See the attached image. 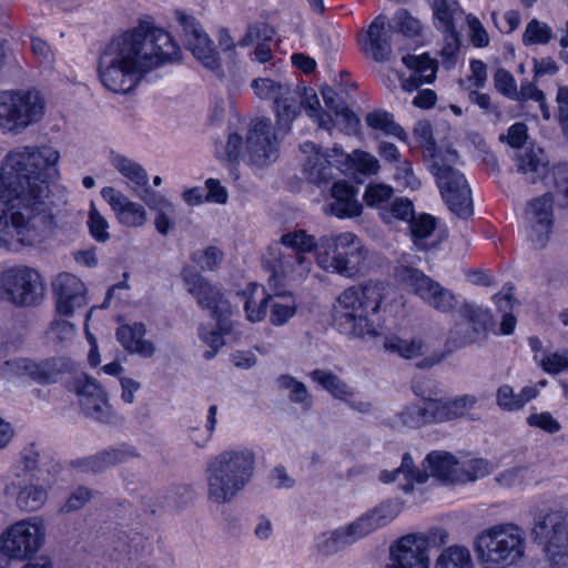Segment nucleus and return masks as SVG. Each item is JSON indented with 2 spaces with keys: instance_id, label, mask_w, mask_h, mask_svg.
<instances>
[{
  "instance_id": "f704fd0d",
  "label": "nucleus",
  "mask_w": 568,
  "mask_h": 568,
  "mask_svg": "<svg viewBox=\"0 0 568 568\" xmlns=\"http://www.w3.org/2000/svg\"><path fill=\"white\" fill-rule=\"evenodd\" d=\"M301 91L293 85L274 103L277 133L287 134L294 120L301 114Z\"/></svg>"
},
{
  "instance_id": "79ce46f5",
  "label": "nucleus",
  "mask_w": 568,
  "mask_h": 568,
  "mask_svg": "<svg viewBox=\"0 0 568 568\" xmlns=\"http://www.w3.org/2000/svg\"><path fill=\"white\" fill-rule=\"evenodd\" d=\"M80 406L85 416L108 425H119L122 417L113 412L108 403L105 395L80 399Z\"/></svg>"
},
{
  "instance_id": "bf43d9fd",
  "label": "nucleus",
  "mask_w": 568,
  "mask_h": 568,
  "mask_svg": "<svg viewBox=\"0 0 568 568\" xmlns=\"http://www.w3.org/2000/svg\"><path fill=\"white\" fill-rule=\"evenodd\" d=\"M494 302L500 312H504L503 321L500 323V333L503 335H510L516 327V318L509 311L514 305V300L510 294H495Z\"/></svg>"
},
{
  "instance_id": "69168bd1",
  "label": "nucleus",
  "mask_w": 568,
  "mask_h": 568,
  "mask_svg": "<svg viewBox=\"0 0 568 568\" xmlns=\"http://www.w3.org/2000/svg\"><path fill=\"white\" fill-rule=\"evenodd\" d=\"M528 126L524 122H516L511 124L506 134L500 135V141L507 143L510 148L518 151L524 150L530 142H528Z\"/></svg>"
},
{
  "instance_id": "f257e3e1",
  "label": "nucleus",
  "mask_w": 568,
  "mask_h": 568,
  "mask_svg": "<svg viewBox=\"0 0 568 568\" xmlns=\"http://www.w3.org/2000/svg\"><path fill=\"white\" fill-rule=\"evenodd\" d=\"M314 250H317L316 262L321 268L344 277L358 275L368 254L363 241L353 232L325 235L318 243L304 230L287 232L263 254V264L271 272V285L303 280L311 271L308 254Z\"/></svg>"
},
{
  "instance_id": "72a5a7b5",
  "label": "nucleus",
  "mask_w": 568,
  "mask_h": 568,
  "mask_svg": "<svg viewBox=\"0 0 568 568\" xmlns=\"http://www.w3.org/2000/svg\"><path fill=\"white\" fill-rule=\"evenodd\" d=\"M363 538L364 537L357 528L356 524L352 521L348 525L323 534L318 539L317 548L321 554L325 556H332L354 545Z\"/></svg>"
},
{
  "instance_id": "4d7b16f0",
  "label": "nucleus",
  "mask_w": 568,
  "mask_h": 568,
  "mask_svg": "<svg viewBox=\"0 0 568 568\" xmlns=\"http://www.w3.org/2000/svg\"><path fill=\"white\" fill-rule=\"evenodd\" d=\"M110 163L124 178H148V172L140 163L118 152L111 151Z\"/></svg>"
},
{
  "instance_id": "dca6fc26",
  "label": "nucleus",
  "mask_w": 568,
  "mask_h": 568,
  "mask_svg": "<svg viewBox=\"0 0 568 568\" xmlns=\"http://www.w3.org/2000/svg\"><path fill=\"white\" fill-rule=\"evenodd\" d=\"M1 286L7 298L16 305L37 304L43 295V284L38 271L28 266H17L1 274Z\"/></svg>"
},
{
  "instance_id": "f8f14e48",
  "label": "nucleus",
  "mask_w": 568,
  "mask_h": 568,
  "mask_svg": "<svg viewBox=\"0 0 568 568\" xmlns=\"http://www.w3.org/2000/svg\"><path fill=\"white\" fill-rule=\"evenodd\" d=\"M568 514L547 509L535 514L531 539L542 548L546 558L557 565H568Z\"/></svg>"
},
{
  "instance_id": "13d9d810",
  "label": "nucleus",
  "mask_w": 568,
  "mask_h": 568,
  "mask_svg": "<svg viewBox=\"0 0 568 568\" xmlns=\"http://www.w3.org/2000/svg\"><path fill=\"white\" fill-rule=\"evenodd\" d=\"M393 193V187L387 184L372 183L366 187L363 199L367 206L377 207L382 212L386 209L385 204L390 200Z\"/></svg>"
},
{
  "instance_id": "c03bdc74",
  "label": "nucleus",
  "mask_w": 568,
  "mask_h": 568,
  "mask_svg": "<svg viewBox=\"0 0 568 568\" xmlns=\"http://www.w3.org/2000/svg\"><path fill=\"white\" fill-rule=\"evenodd\" d=\"M301 109L304 108L308 118L317 123L320 129L332 132L335 121L332 115L321 108L320 99L313 89L304 88L303 99L300 98Z\"/></svg>"
},
{
  "instance_id": "338daca9",
  "label": "nucleus",
  "mask_w": 568,
  "mask_h": 568,
  "mask_svg": "<svg viewBox=\"0 0 568 568\" xmlns=\"http://www.w3.org/2000/svg\"><path fill=\"white\" fill-rule=\"evenodd\" d=\"M532 470L528 466H516L500 473L496 480L504 487H514L532 479Z\"/></svg>"
},
{
  "instance_id": "4468645a",
  "label": "nucleus",
  "mask_w": 568,
  "mask_h": 568,
  "mask_svg": "<svg viewBox=\"0 0 568 568\" xmlns=\"http://www.w3.org/2000/svg\"><path fill=\"white\" fill-rule=\"evenodd\" d=\"M395 278L410 287L425 303L442 313L452 312L456 307L457 300L452 291L415 267L396 266Z\"/></svg>"
},
{
  "instance_id": "6ab92c4d",
  "label": "nucleus",
  "mask_w": 568,
  "mask_h": 568,
  "mask_svg": "<svg viewBox=\"0 0 568 568\" xmlns=\"http://www.w3.org/2000/svg\"><path fill=\"white\" fill-rule=\"evenodd\" d=\"M55 160V149L50 145H21L11 150L4 158L0 178H33L36 159Z\"/></svg>"
},
{
  "instance_id": "ddd939ff",
  "label": "nucleus",
  "mask_w": 568,
  "mask_h": 568,
  "mask_svg": "<svg viewBox=\"0 0 568 568\" xmlns=\"http://www.w3.org/2000/svg\"><path fill=\"white\" fill-rule=\"evenodd\" d=\"M45 524L42 517L32 516L9 525L0 535V552L13 560L33 557L45 540Z\"/></svg>"
},
{
  "instance_id": "49530a36",
  "label": "nucleus",
  "mask_w": 568,
  "mask_h": 568,
  "mask_svg": "<svg viewBox=\"0 0 568 568\" xmlns=\"http://www.w3.org/2000/svg\"><path fill=\"white\" fill-rule=\"evenodd\" d=\"M276 384L278 388L290 392L288 399L292 403L298 404L304 410L311 409L313 397L302 382L291 375L283 374L277 377Z\"/></svg>"
},
{
  "instance_id": "a211bd4d",
  "label": "nucleus",
  "mask_w": 568,
  "mask_h": 568,
  "mask_svg": "<svg viewBox=\"0 0 568 568\" xmlns=\"http://www.w3.org/2000/svg\"><path fill=\"white\" fill-rule=\"evenodd\" d=\"M413 134L425 149L426 163L434 178H464L458 170L454 169L458 162L457 152L453 149L437 150L433 138V128L428 121H418L414 126Z\"/></svg>"
},
{
  "instance_id": "052dcab7",
  "label": "nucleus",
  "mask_w": 568,
  "mask_h": 568,
  "mask_svg": "<svg viewBox=\"0 0 568 568\" xmlns=\"http://www.w3.org/2000/svg\"><path fill=\"white\" fill-rule=\"evenodd\" d=\"M490 471L489 463L485 459L478 458L469 460L468 463L459 464V477L458 484H465L468 481H475L479 478L485 477Z\"/></svg>"
},
{
  "instance_id": "6e6d98bb",
  "label": "nucleus",
  "mask_w": 568,
  "mask_h": 568,
  "mask_svg": "<svg viewBox=\"0 0 568 568\" xmlns=\"http://www.w3.org/2000/svg\"><path fill=\"white\" fill-rule=\"evenodd\" d=\"M551 28L545 22L532 19L526 26L523 34V42L525 45L546 44L551 40Z\"/></svg>"
},
{
  "instance_id": "412c9836",
  "label": "nucleus",
  "mask_w": 568,
  "mask_h": 568,
  "mask_svg": "<svg viewBox=\"0 0 568 568\" xmlns=\"http://www.w3.org/2000/svg\"><path fill=\"white\" fill-rule=\"evenodd\" d=\"M429 538L424 535H406L390 546V562L386 568H429L427 547Z\"/></svg>"
},
{
  "instance_id": "9d476101",
  "label": "nucleus",
  "mask_w": 568,
  "mask_h": 568,
  "mask_svg": "<svg viewBox=\"0 0 568 568\" xmlns=\"http://www.w3.org/2000/svg\"><path fill=\"white\" fill-rule=\"evenodd\" d=\"M554 187L529 200L525 207L527 241L536 250H544L554 233L555 206L568 207V180H554Z\"/></svg>"
},
{
  "instance_id": "1a4fd4ad",
  "label": "nucleus",
  "mask_w": 568,
  "mask_h": 568,
  "mask_svg": "<svg viewBox=\"0 0 568 568\" xmlns=\"http://www.w3.org/2000/svg\"><path fill=\"white\" fill-rule=\"evenodd\" d=\"M525 547L523 529L510 523L491 526L476 540L478 559L494 568L516 565L524 557Z\"/></svg>"
},
{
  "instance_id": "bb28decb",
  "label": "nucleus",
  "mask_w": 568,
  "mask_h": 568,
  "mask_svg": "<svg viewBox=\"0 0 568 568\" xmlns=\"http://www.w3.org/2000/svg\"><path fill=\"white\" fill-rule=\"evenodd\" d=\"M139 457L138 450L128 444L108 447L94 455L77 459L72 463L75 468L83 471L101 473L106 468Z\"/></svg>"
},
{
  "instance_id": "774afa93",
  "label": "nucleus",
  "mask_w": 568,
  "mask_h": 568,
  "mask_svg": "<svg viewBox=\"0 0 568 568\" xmlns=\"http://www.w3.org/2000/svg\"><path fill=\"white\" fill-rule=\"evenodd\" d=\"M243 139L237 133H232L227 138L225 145L216 148V155L222 161H227L230 164L237 163L242 153Z\"/></svg>"
},
{
  "instance_id": "3c124183",
  "label": "nucleus",
  "mask_w": 568,
  "mask_h": 568,
  "mask_svg": "<svg viewBox=\"0 0 568 568\" xmlns=\"http://www.w3.org/2000/svg\"><path fill=\"white\" fill-rule=\"evenodd\" d=\"M435 568H473L469 550L463 546H450L437 558Z\"/></svg>"
},
{
  "instance_id": "680f3d73",
  "label": "nucleus",
  "mask_w": 568,
  "mask_h": 568,
  "mask_svg": "<svg viewBox=\"0 0 568 568\" xmlns=\"http://www.w3.org/2000/svg\"><path fill=\"white\" fill-rule=\"evenodd\" d=\"M224 253L216 246L194 252L192 260L203 271H215L222 263Z\"/></svg>"
},
{
  "instance_id": "e2e57ef3",
  "label": "nucleus",
  "mask_w": 568,
  "mask_h": 568,
  "mask_svg": "<svg viewBox=\"0 0 568 568\" xmlns=\"http://www.w3.org/2000/svg\"><path fill=\"white\" fill-rule=\"evenodd\" d=\"M151 549L149 537L138 531H130L123 545V551L130 559H139Z\"/></svg>"
},
{
  "instance_id": "58836bf2",
  "label": "nucleus",
  "mask_w": 568,
  "mask_h": 568,
  "mask_svg": "<svg viewBox=\"0 0 568 568\" xmlns=\"http://www.w3.org/2000/svg\"><path fill=\"white\" fill-rule=\"evenodd\" d=\"M516 165L518 171L524 174H546L548 156L541 148L529 143L524 150L517 151Z\"/></svg>"
},
{
  "instance_id": "f03ea898",
  "label": "nucleus",
  "mask_w": 568,
  "mask_h": 568,
  "mask_svg": "<svg viewBox=\"0 0 568 568\" xmlns=\"http://www.w3.org/2000/svg\"><path fill=\"white\" fill-rule=\"evenodd\" d=\"M180 58L181 49L170 33L150 22H140L106 44L99 60V78L109 91L125 94L145 73Z\"/></svg>"
},
{
  "instance_id": "473e14b6",
  "label": "nucleus",
  "mask_w": 568,
  "mask_h": 568,
  "mask_svg": "<svg viewBox=\"0 0 568 568\" xmlns=\"http://www.w3.org/2000/svg\"><path fill=\"white\" fill-rule=\"evenodd\" d=\"M379 479L384 484L397 483L400 490L410 493L415 484H424L427 481L428 474L417 469L410 454L405 453L402 457L400 466L394 470H382Z\"/></svg>"
},
{
  "instance_id": "a18cd8bd",
  "label": "nucleus",
  "mask_w": 568,
  "mask_h": 568,
  "mask_svg": "<svg viewBox=\"0 0 568 568\" xmlns=\"http://www.w3.org/2000/svg\"><path fill=\"white\" fill-rule=\"evenodd\" d=\"M477 402L478 398L470 394L458 396L450 402L437 400V419H439L442 423L456 417H460L466 412L473 409Z\"/></svg>"
},
{
  "instance_id": "20e7f679",
  "label": "nucleus",
  "mask_w": 568,
  "mask_h": 568,
  "mask_svg": "<svg viewBox=\"0 0 568 568\" xmlns=\"http://www.w3.org/2000/svg\"><path fill=\"white\" fill-rule=\"evenodd\" d=\"M61 465L51 452L36 444L26 447L19 459L11 466L4 491L14 497L16 506L26 513L40 510L49 498L53 481Z\"/></svg>"
},
{
  "instance_id": "2eb2a0df",
  "label": "nucleus",
  "mask_w": 568,
  "mask_h": 568,
  "mask_svg": "<svg viewBox=\"0 0 568 568\" xmlns=\"http://www.w3.org/2000/svg\"><path fill=\"white\" fill-rule=\"evenodd\" d=\"M433 10L434 24L444 34L445 44L440 51L443 64L450 69L456 64L460 49V36L456 21L462 19L457 0H427Z\"/></svg>"
},
{
  "instance_id": "c756f323",
  "label": "nucleus",
  "mask_w": 568,
  "mask_h": 568,
  "mask_svg": "<svg viewBox=\"0 0 568 568\" xmlns=\"http://www.w3.org/2000/svg\"><path fill=\"white\" fill-rule=\"evenodd\" d=\"M403 63L412 71L408 78L402 80L404 91L413 92L436 79L437 62L428 53L406 54L403 57Z\"/></svg>"
},
{
  "instance_id": "a19ab883",
  "label": "nucleus",
  "mask_w": 568,
  "mask_h": 568,
  "mask_svg": "<svg viewBox=\"0 0 568 568\" xmlns=\"http://www.w3.org/2000/svg\"><path fill=\"white\" fill-rule=\"evenodd\" d=\"M365 121L372 130L386 136H393L403 142L408 139L405 130L394 120V115L385 110H375L367 113Z\"/></svg>"
},
{
  "instance_id": "7ed1b4c3",
  "label": "nucleus",
  "mask_w": 568,
  "mask_h": 568,
  "mask_svg": "<svg viewBox=\"0 0 568 568\" xmlns=\"http://www.w3.org/2000/svg\"><path fill=\"white\" fill-rule=\"evenodd\" d=\"M49 180H0V241L31 245L50 230Z\"/></svg>"
},
{
  "instance_id": "0e129e2a",
  "label": "nucleus",
  "mask_w": 568,
  "mask_h": 568,
  "mask_svg": "<svg viewBox=\"0 0 568 568\" xmlns=\"http://www.w3.org/2000/svg\"><path fill=\"white\" fill-rule=\"evenodd\" d=\"M393 20L398 31L406 37L413 38L422 33V22L406 9H399Z\"/></svg>"
},
{
  "instance_id": "0eeeda50",
  "label": "nucleus",
  "mask_w": 568,
  "mask_h": 568,
  "mask_svg": "<svg viewBox=\"0 0 568 568\" xmlns=\"http://www.w3.org/2000/svg\"><path fill=\"white\" fill-rule=\"evenodd\" d=\"M182 278L186 291L196 300L197 305L209 310L216 321V328L210 324H201L197 329L199 338L211 348L203 354L204 358L210 361L224 345L223 335L231 332V303L219 286L211 284L193 267H184Z\"/></svg>"
},
{
  "instance_id": "2f4dec72",
  "label": "nucleus",
  "mask_w": 568,
  "mask_h": 568,
  "mask_svg": "<svg viewBox=\"0 0 568 568\" xmlns=\"http://www.w3.org/2000/svg\"><path fill=\"white\" fill-rule=\"evenodd\" d=\"M146 327L143 323L134 322L124 324L116 328L115 336L123 348L142 358H150L155 354V345L145 339Z\"/></svg>"
},
{
  "instance_id": "de8ad7c7",
  "label": "nucleus",
  "mask_w": 568,
  "mask_h": 568,
  "mask_svg": "<svg viewBox=\"0 0 568 568\" xmlns=\"http://www.w3.org/2000/svg\"><path fill=\"white\" fill-rule=\"evenodd\" d=\"M384 348L388 353L397 354L407 359L425 354V344L422 339H403L395 335L385 337Z\"/></svg>"
},
{
  "instance_id": "cd10ccee",
  "label": "nucleus",
  "mask_w": 568,
  "mask_h": 568,
  "mask_svg": "<svg viewBox=\"0 0 568 568\" xmlns=\"http://www.w3.org/2000/svg\"><path fill=\"white\" fill-rule=\"evenodd\" d=\"M358 187L347 180H336L331 187L329 213L338 219H352L362 214L363 204L358 200Z\"/></svg>"
},
{
  "instance_id": "603ef678",
  "label": "nucleus",
  "mask_w": 568,
  "mask_h": 568,
  "mask_svg": "<svg viewBox=\"0 0 568 568\" xmlns=\"http://www.w3.org/2000/svg\"><path fill=\"white\" fill-rule=\"evenodd\" d=\"M291 87L292 84L287 82H276L270 78H260L252 82V89L260 99L273 100L274 103L282 98L284 92Z\"/></svg>"
},
{
  "instance_id": "b1692460",
  "label": "nucleus",
  "mask_w": 568,
  "mask_h": 568,
  "mask_svg": "<svg viewBox=\"0 0 568 568\" xmlns=\"http://www.w3.org/2000/svg\"><path fill=\"white\" fill-rule=\"evenodd\" d=\"M57 295V312L63 316H71L77 307L85 303V287L83 282L70 273L59 274L53 284Z\"/></svg>"
},
{
  "instance_id": "37998d69",
  "label": "nucleus",
  "mask_w": 568,
  "mask_h": 568,
  "mask_svg": "<svg viewBox=\"0 0 568 568\" xmlns=\"http://www.w3.org/2000/svg\"><path fill=\"white\" fill-rule=\"evenodd\" d=\"M270 322L274 326H283L296 314L297 303L291 293L271 295Z\"/></svg>"
},
{
  "instance_id": "a878e982",
  "label": "nucleus",
  "mask_w": 568,
  "mask_h": 568,
  "mask_svg": "<svg viewBox=\"0 0 568 568\" xmlns=\"http://www.w3.org/2000/svg\"><path fill=\"white\" fill-rule=\"evenodd\" d=\"M403 510V503L397 498L382 500L354 520L363 537L386 527L394 521Z\"/></svg>"
},
{
  "instance_id": "aec40b11",
  "label": "nucleus",
  "mask_w": 568,
  "mask_h": 568,
  "mask_svg": "<svg viewBox=\"0 0 568 568\" xmlns=\"http://www.w3.org/2000/svg\"><path fill=\"white\" fill-rule=\"evenodd\" d=\"M176 19L182 27L185 45L194 58L205 68L212 71L219 70L221 65L219 54L196 19L182 11L176 12Z\"/></svg>"
},
{
  "instance_id": "4be33fe9",
  "label": "nucleus",
  "mask_w": 568,
  "mask_h": 568,
  "mask_svg": "<svg viewBox=\"0 0 568 568\" xmlns=\"http://www.w3.org/2000/svg\"><path fill=\"white\" fill-rule=\"evenodd\" d=\"M74 363L67 357H51L41 361L21 358L16 362L17 371L38 384H51L62 374L71 372Z\"/></svg>"
},
{
  "instance_id": "8fccbe9b",
  "label": "nucleus",
  "mask_w": 568,
  "mask_h": 568,
  "mask_svg": "<svg viewBox=\"0 0 568 568\" xmlns=\"http://www.w3.org/2000/svg\"><path fill=\"white\" fill-rule=\"evenodd\" d=\"M408 224L414 244L424 247V241L432 236L437 227V219L428 213L414 214Z\"/></svg>"
},
{
  "instance_id": "c85d7f7f",
  "label": "nucleus",
  "mask_w": 568,
  "mask_h": 568,
  "mask_svg": "<svg viewBox=\"0 0 568 568\" xmlns=\"http://www.w3.org/2000/svg\"><path fill=\"white\" fill-rule=\"evenodd\" d=\"M101 194L122 225L140 227L145 223L146 212L142 205L130 201L113 187H103Z\"/></svg>"
},
{
  "instance_id": "f3484780",
  "label": "nucleus",
  "mask_w": 568,
  "mask_h": 568,
  "mask_svg": "<svg viewBox=\"0 0 568 568\" xmlns=\"http://www.w3.org/2000/svg\"><path fill=\"white\" fill-rule=\"evenodd\" d=\"M278 134L267 118L251 122L246 134V153L251 164L263 168L274 163L280 156Z\"/></svg>"
},
{
  "instance_id": "c9c22d12",
  "label": "nucleus",
  "mask_w": 568,
  "mask_h": 568,
  "mask_svg": "<svg viewBox=\"0 0 568 568\" xmlns=\"http://www.w3.org/2000/svg\"><path fill=\"white\" fill-rule=\"evenodd\" d=\"M424 467L429 470L432 476L443 481L458 484V479H460L459 463L450 453L430 452L424 460Z\"/></svg>"
},
{
  "instance_id": "39448f33",
  "label": "nucleus",
  "mask_w": 568,
  "mask_h": 568,
  "mask_svg": "<svg viewBox=\"0 0 568 568\" xmlns=\"http://www.w3.org/2000/svg\"><path fill=\"white\" fill-rule=\"evenodd\" d=\"M385 292L381 281L345 288L333 304L334 327L348 338L379 336L383 327L379 310Z\"/></svg>"
},
{
  "instance_id": "ea45409f",
  "label": "nucleus",
  "mask_w": 568,
  "mask_h": 568,
  "mask_svg": "<svg viewBox=\"0 0 568 568\" xmlns=\"http://www.w3.org/2000/svg\"><path fill=\"white\" fill-rule=\"evenodd\" d=\"M310 377L336 399L344 402L354 396V389L331 371L317 368Z\"/></svg>"
},
{
  "instance_id": "e433bc0d",
  "label": "nucleus",
  "mask_w": 568,
  "mask_h": 568,
  "mask_svg": "<svg viewBox=\"0 0 568 568\" xmlns=\"http://www.w3.org/2000/svg\"><path fill=\"white\" fill-rule=\"evenodd\" d=\"M437 415V400L412 404L396 416L395 424L408 428H419L429 423H440Z\"/></svg>"
},
{
  "instance_id": "864d4df0",
  "label": "nucleus",
  "mask_w": 568,
  "mask_h": 568,
  "mask_svg": "<svg viewBox=\"0 0 568 568\" xmlns=\"http://www.w3.org/2000/svg\"><path fill=\"white\" fill-rule=\"evenodd\" d=\"M415 210L413 202L407 197L395 199L389 207L381 212L383 221L387 224L393 223L395 220L409 222L414 217Z\"/></svg>"
},
{
  "instance_id": "9b49d317",
  "label": "nucleus",
  "mask_w": 568,
  "mask_h": 568,
  "mask_svg": "<svg viewBox=\"0 0 568 568\" xmlns=\"http://www.w3.org/2000/svg\"><path fill=\"white\" fill-rule=\"evenodd\" d=\"M45 113V101L36 90L4 91L0 93V130L21 134L39 123Z\"/></svg>"
},
{
  "instance_id": "5fc2aeb1",
  "label": "nucleus",
  "mask_w": 568,
  "mask_h": 568,
  "mask_svg": "<svg viewBox=\"0 0 568 568\" xmlns=\"http://www.w3.org/2000/svg\"><path fill=\"white\" fill-rule=\"evenodd\" d=\"M378 153L385 161L395 165V169L398 171L395 178H408L413 174L412 164L406 160H402L395 144L386 141L381 142L378 144Z\"/></svg>"
},
{
  "instance_id": "09e8293b",
  "label": "nucleus",
  "mask_w": 568,
  "mask_h": 568,
  "mask_svg": "<svg viewBox=\"0 0 568 568\" xmlns=\"http://www.w3.org/2000/svg\"><path fill=\"white\" fill-rule=\"evenodd\" d=\"M129 186L135 194L145 202L151 209H161L166 205V200L156 190L162 180H129Z\"/></svg>"
},
{
  "instance_id": "393cba45",
  "label": "nucleus",
  "mask_w": 568,
  "mask_h": 568,
  "mask_svg": "<svg viewBox=\"0 0 568 568\" xmlns=\"http://www.w3.org/2000/svg\"><path fill=\"white\" fill-rule=\"evenodd\" d=\"M437 185L443 201L454 215L462 220L473 216L474 204L467 180H437Z\"/></svg>"
},
{
  "instance_id": "6e6552de",
  "label": "nucleus",
  "mask_w": 568,
  "mask_h": 568,
  "mask_svg": "<svg viewBox=\"0 0 568 568\" xmlns=\"http://www.w3.org/2000/svg\"><path fill=\"white\" fill-rule=\"evenodd\" d=\"M300 149L306 155L304 173L308 178H332L333 168L345 175L352 174L353 178H356L357 173L376 175L379 170L377 158L363 150L346 153L341 146L335 145L323 152L311 141L300 144Z\"/></svg>"
},
{
  "instance_id": "423d86ee",
  "label": "nucleus",
  "mask_w": 568,
  "mask_h": 568,
  "mask_svg": "<svg viewBox=\"0 0 568 568\" xmlns=\"http://www.w3.org/2000/svg\"><path fill=\"white\" fill-rule=\"evenodd\" d=\"M256 468V454L245 446L226 448L210 457L204 477L207 500L216 505L232 503L251 484Z\"/></svg>"
},
{
  "instance_id": "7c9ffc66",
  "label": "nucleus",
  "mask_w": 568,
  "mask_h": 568,
  "mask_svg": "<svg viewBox=\"0 0 568 568\" xmlns=\"http://www.w3.org/2000/svg\"><path fill=\"white\" fill-rule=\"evenodd\" d=\"M387 18L384 14L376 17L369 24L363 42V50L377 62L389 59L392 52L390 32L386 29Z\"/></svg>"
},
{
  "instance_id": "5701e85b",
  "label": "nucleus",
  "mask_w": 568,
  "mask_h": 568,
  "mask_svg": "<svg viewBox=\"0 0 568 568\" xmlns=\"http://www.w3.org/2000/svg\"><path fill=\"white\" fill-rule=\"evenodd\" d=\"M460 315L469 323L470 329L465 335L454 336L452 343L463 348L475 343H481L487 339V332L489 326L493 325V316L488 310L478 305L464 303L459 307ZM458 332H455L457 335Z\"/></svg>"
},
{
  "instance_id": "4c0bfd02",
  "label": "nucleus",
  "mask_w": 568,
  "mask_h": 568,
  "mask_svg": "<svg viewBox=\"0 0 568 568\" xmlns=\"http://www.w3.org/2000/svg\"><path fill=\"white\" fill-rule=\"evenodd\" d=\"M246 318L252 323L263 321L267 313L271 295L263 286L250 284L242 294Z\"/></svg>"
}]
</instances>
